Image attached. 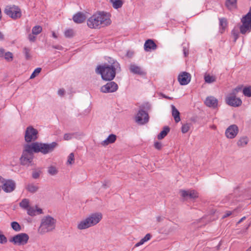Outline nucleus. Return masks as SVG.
<instances>
[{
    "label": "nucleus",
    "mask_w": 251,
    "mask_h": 251,
    "mask_svg": "<svg viewBox=\"0 0 251 251\" xmlns=\"http://www.w3.org/2000/svg\"><path fill=\"white\" fill-rule=\"evenodd\" d=\"M235 211V210H234L233 211H226L225 214L223 215L222 218L224 219H225V218H226L227 217L230 216L232 214H233Z\"/></svg>",
    "instance_id": "obj_46"
},
{
    "label": "nucleus",
    "mask_w": 251,
    "mask_h": 251,
    "mask_svg": "<svg viewBox=\"0 0 251 251\" xmlns=\"http://www.w3.org/2000/svg\"><path fill=\"white\" fill-rule=\"evenodd\" d=\"M246 219V217L244 216L243 217H242L238 222V224H240V223H241L242 221H243L245 219Z\"/></svg>",
    "instance_id": "obj_59"
},
{
    "label": "nucleus",
    "mask_w": 251,
    "mask_h": 251,
    "mask_svg": "<svg viewBox=\"0 0 251 251\" xmlns=\"http://www.w3.org/2000/svg\"><path fill=\"white\" fill-rule=\"evenodd\" d=\"M162 96H163L164 98H166V99H169V100H172V98L169 97H167V96H165V95H162Z\"/></svg>",
    "instance_id": "obj_60"
},
{
    "label": "nucleus",
    "mask_w": 251,
    "mask_h": 251,
    "mask_svg": "<svg viewBox=\"0 0 251 251\" xmlns=\"http://www.w3.org/2000/svg\"><path fill=\"white\" fill-rule=\"evenodd\" d=\"M42 27L40 25H36L32 28V33L34 35H38L42 32Z\"/></svg>",
    "instance_id": "obj_35"
},
{
    "label": "nucleus",
    "mask_w": 251,
    "mask_h": 251,
    "mask_svg": "<svg viewBox=\"0 0 251 251\" xmlns=\"http://www.w3.org/2000/svg\"><path fill=\"white\" fill-rule=\"evenodd\" d=\"M102 218L100 212H95L90 214L86 218L80 221L77 226L79 230L85 229L98 224Z\"/></svg>",
    "instance_id": "obj_3"
},
{
    "label": "nucleus",
    "mask_w": 251,
    "mask_h": 251,
    "mask_svg": "<svg viewBox=\"0 0 251 251\" xmlns=\"http://www.w3.org/2000/svg\"><path fill=\"white\" fill-rule=\"evenodd\" d=\"M65 93V90L63 89H60L58 91V94L61 96H63Z\"/></svg>",
    "instance_id": "obj_52"
},
{
    "label": "nucleus",
    "mask_w": 251,
    "mask_h": 251,
    "mask_svg": "<svg viewBox=\"0 0 251 251\" xmlns=\"http://www.w3.org/2000/svg\"><path fill=\"white\" fill-rule=\"evenodd\" d=\"M231 35L234 38V42H235L239 37V33L238 31L235 29H233L231 31Z\"/></svg>",
    "instance_id": "obj_44"
},
{
    "label": "nucleus",
    "mask_w": 251,
    "mask_h": 251,
    "mask_svg": "<svg viewBox=\"0 0 251 251\" xmlns=\"http://www.w3.org/2000/svg\"><path fill=\"white\" fill-rule=\"evenodd\" d=\"M2 234V231L0 230V236Z\"/></svg>",
    "instance_id": "obj_63"
},
{
    "label": "nucleus",
    "mask_w": 251,
    "mask_h": 251,
    "mask_svg": "<svg viewBox=\"0 0 251 251\" xmlns=\"http://www.w3.org/2000/svg\"><path fill=\"white\" fill-rule=\"evenodd\" d=\"M87 25L91 28H99L100 26L101 25L97 13L94 14L88 19L87 21Z\"/></svg>",
    "instance_id": "obj_15"
},
{
    "label": "nucleus",
    "mask_w": 251,
    "mask_h": 251,
    "mask_svg": "<svg viewBox=\"0 0 251 251\" xmlns=\"http://www.w3.org/2000/svg\"><path fill=\"white\" fill-rule=\"evenodd\" d=\"M29 200L27 199H24L19 203V206L23 209L27 210L30 207Z\"/></svg>",
    "instance_id": "obj_28"
},
{
    "label": "nucleus",
    "mask_w": 251,
    "mask_h": 251,
    "mask_svg": "<svg viewBox=\"0 0 251 251\" xmlns=\"http://www.w3.org/2000/svg\"><path fill=\"white\" fill-rule=\"evenodd\" d=\"M28 239L29 236L27 234L21 233L13 236L9 241L15 245H24L27 243Z\"/></svg>",
    "instance_id": "obj_8"
},
{
    "label": "nucleus",
    "mask_w": 251,
    "mask_h": 251,
    "mask_svg": "<svg viewBox=\"0 0 251 251\" xmlns=\"http://www.w3.org/2000/svg\"><path fill=\"white\" fill-rule=\"evenodd\" d=\"M118 86L117 83L114 81H110L107 83L105 85L102 86L100 90L102 93H112L117 90Z\"/></svg>",
    "instance_id": "obj_14"
},
{
    "label": "nucleus",
    "mask_w": 251,
    "mask_h": 251,
    "mask_svg": "<svg viewBox=\"0 0 251 251\" xmlns=\"http://www.w3.org/2000/svg\"><path fill=\"white\" fill-rule=\"evenodd\" d=\"M121 71L120 65L118 62L113 60L110 64H104L97 67L96 72L101 75L102 79L111 81L115 77L116 72Z\"/></svg>",
    "instance_id": "obj_2"
},
{
    "label": "nucleus",
    "mask_w": 251,
    "mask_h": 251,
    "mask_svg": "<svg viewBox=\"0 0 251 251\" xmlns=\"http://www.w3.org/2000/svg\"><path fill=\"white\" fill-rule=\"evenodd\" d=\"M52 47L54 49H57V50H61L62 49V47L61 46H60V45L53 46H52Z\"/></svg>",
    "instance_id": "obj_57"
},
{
    "label": "nucleus",
    "mask_w": 251,
    "mask_h": 251,
    "mask_svg": "<svg viewBox=\"0 0 251 251\" xmlns=\"http://www.w3.org/2000/svg\"><path fill=\"white\" fill-rule=\"evenodd\" d=\"M27 190L32 193H34L37 191L39 189V187L37 185L33 184H29L26 187Z\"/></svg>",
    "instance_id": "obj_32"
},
{
    "label": "nucleus",
    "mask_w": 251,
    "mask_h": 251,
    "mask_svg": "<svg viewBox=\"0 0 251 251\" xmlns=\"http://www.w3.org/2000/svg\"><path fill=\"white\" fill-rule=\"evenodd\" d=\"M3 56L5 59L8 61H11L13 59V54L9 51L5 52Z\"/></svg>",
    "instance_id": "obj_41"
},
{
    "label": "nucleus",
    "mask_w": 251,
    "mask_h": 251,
    "mask_svg": "<svg viewBox=\"0 0 251 251\" xmlns=\"http://www.w3.org/2000/svg\"><path fill=\"white\" fill-rule=\"evenodd\" d=\"M205 82L208 83H211L216 81V77L214 76L206 75L204 76Z\"/></svg>",
    "instance_id": "obj_34"
},
{
    "label": "nucleus",
    "mask_w": 251,
    "mask_h": 251,
    "mask_svg": "<svg viewBox=\"0 0 251 251\" xmlns=\"http://www.w3.org/2000/svg\"><path fill=\"white\" fill-rule=\"evenodd\" d=\"M144 50L146 51H150L151 50H155L157 48V45L151 39L147 40L144 46Z\"/></svg>",
    "instance_id": "obj_20"
},
{
    "label": "nucleus",
    "mask_w": 251,
    "mask_h": 251,
    "mask_svg": "<svg viewBox=\"0 0 251 251\" xmlns=\"http://www.w3.org/2000/svg\"><path fill=\"white\" fill-rule=\"evenodd\" d=\"M246 251H251V246Z\"/></svg>",
    "instance_id": "obj_62"
},
{
    "label": "nucleus",
    "mask_w": 251,
    "mask_h": 251,
    "mask_svg": "<svg viewBox=\"0 0 251 251\" xmlns=\"http://www.w3.org/2000/svg\"><path fill=\"white\" fill-rule=\"evenodd\" d=\"M242 25L240 26V32L246 34L251 31V7L249 12L241 20Z\"/></svg>",
    "instance_id": "obj_5"
},
{
    "label": "nucleus",
    "mask_w": 251,
    "mask_h": 251,
    "mask_svg": "<svg viewBox=\"0 0 251 251\" xmlns=\"http://www.w3.org/2000/svg\"><path fill=\"white\" fill-rule=\"evenodd\" d=\"M74 31L72 29H68L65 30L64 34L65 37L67 38L72 37L74 36Z\"/></svg>",
    "instance_id": "obj_39"
},
{
    "label": "nucleus",
    "mask_w": 251,
    "mask_h": 251,
    "mask_svg": "<svg viewBox=\"0 0 251 251\" xmlns=\"http://www.w3.org/2000/svg\"><path fill=\"white\" fill-rule=\"evenodd\" d=\"M226 103L233 107H238L242 104L241 100L236 97L234 94H229L226 98Z\"/></svg>",
    "instance_id": "obj_11"
},
{
    "label": "nucleus",
    "mask_w": 251,
    "mask_h": 251,
    "mask_svg": "<svg viewBox=\"0 0 251 251\" xmlns=\"http://www.w3.org/2000/svg\"><path fill=\"white\" fill-rule=\"evenodd\" d=\"M190 124H186L182 125L181 127V131L183 133H187L190 129Z\"/></svg>",
    "instance_id": "obj_42"
},
{
    "label": "nucleus",
    "mask_w": 251,
    "mask_h": 251,
    "mask_svg": "<svg viewBox=\"0 0 251 251\" xmlns=\"http://www.w3.org/2000/svg\"><path fill=\"white\" fill-rule=\"evenodd\" d=\"M27 214L30 216H35L36 215L42 214V209L35 206V207L30 206L28 208Z\"/></svg>",
    "instance_id": "obj_21"
},
{
    "label": "nucleus",
    "mask_w": 251,
    "mask_h": 251,
    "mask_svg": "<svg viewBox=\"0 0 251 251\" xmlns=\"http://www.w3.org/2000/svg\"><path fill=\"white\" fill-rule=\"evenodd\" d=\"M97 13L102 26H107L111 24V21L110 20V15L109 13L103 11L99 12Z\"/></svg>",
    "instance_id": "obj_12"
},
{
    "label": "nucleus",
    "mask_w": 251,
    "mask_h": 251,
    "mask_svg": "<svg viewBox=\"0 0 251 251\" xmlns=\"http://www.w3.org/2000/svg\"><path fill=\"white\" fill-rule=\"evenodd\" d=\"M163 219L164 218L160 216H157L156 218V221L158 223L162 222Z\"/></svg>",
    "instance_id": "obj_54"
},
{
    "label": "nucleus",
    "mask_w": 251,
    "mask_h": 251,
    "mask_svg": "<svg viewBox=\"0 0 251 251\" xmlns=\"http://www.w3.org/2000/svg\"><path fill=\"white\" fill-rule=\"evenodd\" d=\"M7 239L6 237L2 234L0 236V244H5L7 243Z\"/></svg>",
    "instance_id": "obj_47"
},
{
    "label": "nucleus",
    "mask_w": 251,
    "mask_h": 251,
    "mask_svg": "<svg viewBox=\"0 0 251 251\" xmlns=\"http://www.w3.org/2000/svg\"><path fill=\"white\" fill-rule=\"evenodd\" d=\"M243 94L248 97H251V86L246 87L243 89Z\"/></svg>",
    "instance_id": "obj_37"
},
{
    "label": "nucleus",
    "mask_w": 251,
    "mask_h": 251,
    "mask_svg": "<svg viewBox=\"0 0 251 251\" xmlns=\"http://www.w3.org/2000/svg\"><path fill=\"white\" fill-rule=\"evenodd\" d=\"M154 147L157 150H160L162 148V144L160 142H156L154 143Z\"/></svg>",
    "instance_id": "obj_50"
},
{
    "label": "nucleus",
    "mask_w": 251,
    "mask_h": 251,
    "mask_svg": "<svg viewBox=\"0 0 251 251\" xmlns=\"http://www.w3.org/2000/svg\"><path fill=\"white\" fill-rule=\"evenodd\" d=\"M179 193L181 196L185 200H187L188 199H195L199 197L198 193L194 190H180Z\"/></svg>",
    "instance_id": "obj_13"
},
{
    "label": "nucleus",
    "mask_w": 251,
    "mask_h": 251,
    "mask_svg": "<svg viewBox=\"0 0 251 251\" xmlns=\"http://www.w3.org/2000/svg\"><path fill=\"white\" fill-rule=\"evenodd\" d=\"M170 131V128L168 126H165L163 130L158 135L157 138L159 140L164 138Z\"/></svg>",
    "instance_id": "obj_30"
},
{
    "label": "nucleus",
    "mask_w": 251,
    "mask_h": 251,
    "mask_svg": "<svg viewBox=\"0 0 251 251\" xmlns=\"http://www.w3.org/2000/svg\"><path fill=\"white\" fill-rule=\"evenodd\" d=\"M58 146L55 142L51 143L33 142L24 145L22 154L20 158V163L23 165H29L33 160V153L41 152L47 154L52 152Z\"/></svg>",
    "instance_id": "obj_1"
},
{
    "label": "nucleus",
    "mask_w": 251,
    "mask_h": 251,
    "mask_svg": "<svg viewBox=\"0 0 251 251\" xmlns=\"http://www.w3.org/2000/svg\"><path fill=\"white\" fill-rule=\"evenodd\" d=\"M191 75L186 72L180 74L178 76V80L181 85L188 84L191 80Z\"/></svg>",
    "instance_id": "obj_17"
},
{
    "label": "nucleus",
    "mask_w": 251,
    "mask_h": 251,
    "mask_svg": "<svg viewBox=\"0 0 251 251\" xmlns=\"http://www.w3.org/2000/svg\"><path fill=\"white\" fill-rule=\"evenodd\" d=\"M75 157L74 153H71L68 158L67 164L72 165L74 163Z\"/></svg>",
    "instance_id": "obj_38"
},
{
    "label": "nucleus",
    "mask_w": 251,
    "mask_h": 251,
    "mask_svg": "<svg viewBox=\"0 0 251 251\" xmlns=\"http://www.w3.org/2000/svg\"><path fill=\"white\" fill-rule=\"evenodd\" d=\"M102 184V187L103 188H106L109 187V181L108 180H104L103 181Z\"/></svg>",
    "instance_id": "obj_49"
},
{
    "label": "nucleus",
    "mask_w": 251,
    "mask_h": 251,
    "mask_svg": "<svg viewBox=\"0 0 251 251\" xmlns=\"http://www.w3.org/2000/svg\"><path fill=\"white\" fill-rule=\"evenodd\" d=\"M4 38V35L2 34L1 32L0 31V41L3 40Z\"/></svg>",
    "instance_id": "obj_58"
},
{
    "label": "nucleus",
    "mask_w": 251,
    "mask_h": 251,
    "mask_svg": "<svg viewBox=\"0 0 251 251\" xmlns=\"http://www.w3.org/2000/svg\"><path fill=\"white\" fill-rule=\"evenodd\" d=\"M240 88H236L234 90H233L231 94H234V95H235L240 91Z\"/></svg>",
    "instance_id": "obj_55"
},
{
    "label": "nucleus",
    "mask_w": 251,
    "mask_h": 251,
    "mask_svg": "<svg viewBox=\"0 0 251 251\" xmlns=\"http://www.w3.org/2000/svg\"><path fill=\"white\" fill-rule=\"evenodd\" d=\"M172 114L176 123H178L180 121V113L174 105H171Z\"/></svg>",
    "instance_id": "obj_24"
},
{
    "label": "nucleus",
    "mask_w": 251,
    "mask_h": 251,
    "mask_svg": "<svg viewBox=\"0 0 251 251\" xmlns=\"http://www.w3.org/2000/svg\"><path fill=\"white\" fill-rule=\"evenodd\" d=\"M152 237L150 233L147 234L145 236L141 239L140 241L135 245V247H138L143 245L145 242L149 241Z\"/></svg>",
    "instance_id": "obj_26"
},
{
    "label": "nucleus",
    "mask_w": 251,
    "mask_h": 251,
    "mask_svg": "<svg viewBox=\"0 0 251 251\" xmlns=\"http://www.w3.org/2000/svg\"><path fill=\"white\" fill-rule=\"evenodd\" d=\"M58 173V169L54 166L51 165L48 167V173L51 176H55Z\"/></svg>",
    "instance_id": "obj_31"
},
{
    "label": "nucleus",
    "mask_w": 251,
    "mask_h": 251,
    "mask_svg": "<svg viewBox=\"0 0 251 251\" xmlns=\"http://www.w3.org/2000/svg\"><path fill=\"white\" fill-rule=\"evenodd\" d=\"M238 133V126L235 125H232L226 129L225 134L227 138L233 139L236 137Z\"/></svg>",
    "instance_id": "obj_16"
},
{
    "label": "nucleus",
    "mask_w": 251,
    "mask_h": 251,
    "mask_svg": "<svg viewBox=\"0 0 251 251\" xmlns=\"http://www.w3.org/2000/svg\"><path fill=\"white\" fill-rule=\"evenodd\" d=\"M41 71V68H37L34 72L32 73L31 75L30 76V79H32L34 78L36 76H37Z\"/></svg>",
    "instance_id": "obj_43"
},
{
    "label": "nucleus",
    "mask_w": 251,
    "mask_h": 251,
    "mask_svg": "<svg viewBox=\"0 0 251 251\" xmlns=\"http://www.w3.org/2000/svg\"><path fill=\"white\" fill-rule=\"evenodd\" d=\"M249 138L247 136L241 137L237 142V145L240 148L245 147L249 142Z\"/></svg>",
    "instance_id": "obj_25"
},
{
    "label": "nucleus",
    "mask_w": 251,
    "mask_h": 251,
    "mask_svg": "<svg viewBox=\"0 0 251 251\" xmlns=\"http://www.w3.org/2000/svg\"><path fill=\"white\" fill-rule=\"evenodd\" d=\"M129 70L132 73L140 75H144L146 74V73L140 66L134 64L130 65Z\"/></svg>",
    "instance_id": "obj_18"
},
{
    "label": "nucleus",
    "mask_w": 251,
    "mask_h": 251,
    "mask_svg": "<svg viewBox=\"0 0 251 251\" xmlns=\"http://www.w3.org/2000/svg\"><path fill=\"white\" fill-rule=\"evenodd\" d=\"M11 227L16 231H20L21 230V226L17 222H13L11 223Z\"/></svg>",
    "instance_id": "obj_36"
},
{
    "label": "nucleus",
    "mask_w": 251,
    "mask_h": 251,
    "mask_svg": "<svg viewBox=\"0 0 251 251\" xmlns=\"http://www.w3.org/2000/svg\"><path fill=\"white\" fill-rule=\"evenodd\" d=\"M52 36L55 38L57 37L54 32H52Z\"/></svg>",
    "instance_id": "obj_61"
},
{
    "label": "nucleus",
    "mask_w": 251,
    "mask_h": 251,
    "mask_svg": "<svg viewBox=\"0 0 251 251\" xmlns=\"http://www.w3.org/2000/svg\"><path fill=\"white\" fill-rule=\"evenodd\" d=\"M110 2L113 7L115 9L121 8L124 3L123 0H110Z\"/></svg>",
    "instance_id": "obj_29"
},
{
    "label": "nucleus",
    "mask_w": 251,
    "mask_h": 251,
    "mask_svg": "<svg viewBox=\"0 0 251 251\" xmlns=\"http://www.w3.org/2000/svg\"><path fill=\"white\" fill-rule=\"evenodd\" d=\"M149 116L147 112L141 109L135 117L136 122L139 125H144L149 122Z\"/></svg>",
    "instance_id": "obj_10"
},
{
    "label": "nucleus",
    "mask_w": 251,
    "mask_h": 251,
    "mask_svg": "<svg viewBox=\"0 0 251 251\" xmlns=\"http://www.w3.org/2000/svg\"><path fill=\"white\" fill-rule=\"evenodd\" d=\"M204 103L207 106L215 108L218 105V100L213 96H209L206 98Z\"/></svg>",
    "instance_id": "obj_19"
},
{
    "label": "nucleus",
    "mask_w": 251,
    "mask_h": 251,
    "mask_svg": "<svg viewBox=\"0 0 251 251\" xmlns=\"http://www.w3.org/2000/svg\"><path fill=\"white\" fill-rule=\"evenodd\" d=\"M5 53L4 50L2 48H0V57H3Z\"/></svg>",
    "instance_id": "obj_53"
},
{
    "label": "nucleus",
    "mask_w": 251,
    "mask_h": 251,
    "mask_svg": "<svg viewBox=\"0 0 251 251\" xmlns=\"http://www.w3.org/2000/svg\"><path fill=\"white\" fill-rule=\"evenodd\" d=\"M116 135L113 134H111L109 135L105 140L101 142V145L103 146H107L110 144L114 143L116 140Z\"/></svg>",
    "instance_id": "obj_23"
},
{
    "label": "nucleus",
    "mask_w": 251,
    "mask_h": 251,
    "mask_svg": "<svg viewBox=\"0 0 251 251\" xmlns=\"http://www.w3.org/2000/svg\"><path fill=\"white\" fill-rule=\"evenodd\" d=\"M73 135L70 133H66L64 135V139L65 140H70L72 138Z\"/></svg>",
    "instance_id": "obj_48"
},
{
    "label": "nucleus",
    "mask_w": 251,
    "mask_h": 251,
    "mask_svg": "<svg viewBox=\"0 0 251 251\" xmlns=\"http://www.w3.org/2000/svg\"><path fill=\"white\" fill-rule=\"evenodd\" d=\"M183 53L185 56H187L188 54V50L185 47H183Z\"/></svg>",
    "instance_id": "obj_56"
},
{
    "label": "nucleus",
    "mask_w": 251,
    "mask_h": 251,
    "mask_svg": "<svg viewBox=\"0 0 251 251\" xmlns=\"http://www.w3.org/2000/svg\"><path fill=\"white\" fill-rule=\"evenodd\" d=\"M4 12L14 19L20 18L22 15L20 9L15 6H7L5 8Z\"/></svg>",
    "instance_id": "obj_9"
},
{
    "label": "nucleus",
    "mask_w": 251,
    "mask_h": 251,
    "mask_svg": "<svg viewBox=\"0 0 251 251\" xmlns=\"http://www.w3.org/2000/svg\"><path fill=\"white\" fill-rule=\"evenodd\" d=\"M30 49L27 48H24V53L25 55V58L27 60L31 58V56L30 54Z\"/></svg>",
    "instance_id": "obj_40"
},
{
    "label": "nucleus",
    "mask_w": 251,
    "mask_h": 251,
    "mask_svg": "<svg viewBox=\"0 0 251 251\" xmlns=\"http://www.w3.org/2000/svg\"><path fill=\"white\" fill-rule=\"evenodd\" d=\"M38 130L33 128L32 126H29L26 127L25 133V141L29 144L31 142H34L38 139Z\"/></svg>",
    "instance_id": "obj_6"
},
{
    "label": "nucleus",
    "mask_w": 251,
    "mask_h": 251,
    "mask_svg": "<svg viewBox=\"0 0 251 251\" xmlns=\"http://www.w3.org/2000/svg\"><path fill=\"white\" fill-rule=\"evenodd\" d=\"M237 0H226V5L227 7L231 10L235 8Z\"/></svg>",
    "instance_id": "obj_33"
},
{
    "label": "nucleus",
    "mask_w": 251,
    "mask_h": 251,
    "mask_svg": "<svg viewBox=\"0 0 251 251\" xmlns=\"http://www.w3.org/2000/svg\"><path fill=\"white\" fill-rule=\"evenodd\" d=\"M219 21H220V32L221 33H223L224 32L227 26V20L225 18H222L219 19Z\"/></svg>",
    "instance_id": "obj_27"
},
{
    "label": "nucleus",
    "mask_w": 251,
    "mask_h": 251,
    "mask_svg": "<svg viewBox=\"0 0 251 251\" xmlns=\"http://www.w3.org/2000/svg\"><path fill=\"white\" fill-rule=\"evenodd\" d=\"M56 220L52 217L48 215L44 216L41 221L38 232L41 234L52 231L56 227Z\"/></svg>",
    "instance_id": "obj_4"
},
{
    "label": "nucleus",
    "mask_w": 251,
    "mask_h": 251,
    "mask_svg": "<svg viewBox=\"0 0 251 251\" xmlns=\"http://www.w3.org/2000/svg\"><path fill=\"white\" fill-rule=\"evenodd\" d=\"M0 183L2 189L6 193L13 192L16 188V183L12 179H6L0 176Z\"/></svg>",
    "instance_id": "obj_7"
},
{
    "label": "nucleus",
    "mask_w": 251,
    "mask_h": 251,
    "mask_svg": "<svg viewBox=\"0 0 251 251\" xmlns=\"http://www.w3.org/2000/svg\"><path fill=\"white\" fill-rule=\"evenodd\" d=\"M86 19L84 14L81 12H78L73 16V19L76 23H83Z\"/></svg>",
    "instance_id": "obj_22"
},
{
    "label": "nucleus",
    "mask_w": 251,
    "mask_h": 251,
    "mask_svg": "<svg viewBox=\"0 0 251 251\" xmlns=\"http://www.w3.org/2000/svg\"><path fill=\"white\" fill-rule=\"evenodd\" d=\"M35 39H36V37L34 35H31V34L29 35L28 39L30 41L34 42V41H35Z\"/></svg>",
    "instance_id": "obj_51"
},
{
    "label": "nucleus",
    "mask_w": 251,
    "mask_h": 251,
    "mask_svg": "<svg viewBox=\"0 0 251 251\" xmlns=\"http://www.w3.org/2000/svg\"><path fill=\"white\" fill-rule=\"evenodd\" d=\"M41 172V171H33L32 174V176L34 179H37L39 177L40 174Z\"/></svg>",
    "instance_id": "obj_45"
}]
</instances>
